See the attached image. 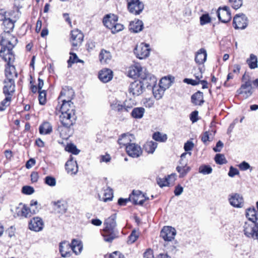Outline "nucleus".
<instances>
[{
    "label": "nucleus",
    "instance_id": "f257e3e1",
    "mask_svg": "<svg viewBox=\"0 0 258 258\" xmlns=\"http://www.w3.org/2000/svg\"><path fill=\"white\" fill-rule=\"evenodd\" d=\"M2 48L0 50V56L7 62L5 69L6 80L14 81V78L17 77V73L13 63L15 60V56L12 49L17 43V39L10 35L7 38H3L1 41Z\"/></svg>",
    "mask_w": 258,
    "mask_h": 258
},
{
    "label": "nucleus",
    "instance_id": "f03ea898",
    "mask_svg": "<svg viewBox=\"0 0 258 258\" xmlns=\"http://www.w3.org/2000/svg\"><path fill=\"white\" fill-rule=\"evenodd\" d=\"M61 114L59 115V121L61 126L58 127V131L60 135L63 136L65 135L63 132L68 131L67 136H70L73 133V126L75 124L77 116L76 115L75 106L74 103H64L60 106Z\"/></svg>",
    "mask_w": 258,
    "mask_h": 258
},
{
    "label": "nucleus",
    "instance_id": "7ed1b4c3",
    "mask_svg": "<svg viewBox=\"0 0 258 258\" xmlns=\"http://www.w3.org/2000/svg\"><path fill=\"white\" fill-rule=\"evenodd\" d=\"M70 249L76 254H79L82 250L83 244L80 240L75 239L72 241L71 244L68 241H63L59 244V251L62 257H66L70 255Z\"/></svg>",
    "mask_w": 258,
    "mask_h": 258
},
{
    "label": "nucleus",
    "instance_id": "20e7f679",
    "mask_svg": "<svg viewBox=\"0 0 258 258\" xmlns=\"http://www.w3.org/2000/svg\"><path fill=\"white\" fill-rule=\"evenodd\" d=\"M116 215L114 214L107 218L104 222L105 227L102 235L105 241L111 242L115 238L114 231L116 226Z\"/></svg>",
    "mask_w": 258,
    "mask_h": 258
},
{
    "label": "nucleus",
    "instance_id": "39448f33",
    "mask_svg": "<svg viewBox=\"0 0 258 258\" xmlns=\"http://www.w3.org/2000/svg\"><path fill=\"white\" fill-rule=\"evenodd\" d=\"M244 235L248 238L258 241V221L244 222L243 226Z\"/></svg>",
    "mask_w": 258,
    "mask_h": 258
},
{
    "label": "nucleus",
    "instance_id": "423d86ee",
    "mask_svg": "<svg viewBox=\"0 0 258 258\" xmlns=\"http://www.w3.org/2000/svg\"><path fill=\"white\" fill-rule=\"evenodd\" d=\"M75 92L73 89L69 87L63 88L58 97V100L62 102V104L64 103L71 104L72 99L74 98Z\"/></svg>",
    "mask_w": 258,
    "mask_h": 258
},
{
    "label": "nucleus",
    "instance_id": "0eeeda50",
    "mask_svg": "<svg viewBox=\"0 0 258 258\" xmlns=\"http://www.w3.org/2000/svg\"><path fill=\"white\" fill-rule=\"evenodd\" d=\"M70 35V40L73 47H78L82 44L84 36L81 30L78 29H74L71 31Z\"/></svg>",
    "mask_w": 258,
    "mask_h": 258
},
{
    "label": "nucleus",
    "instance_id": "6e6552de",
    "mask_svg": "<svg viewBox=\"0 0 258 258\" xmlns=\"http://www.w3.org/2000/svg\"><path fill=\"white\" fill-rule=\"evenodd\" d=\"M129 12L135 15L140 14L144 10V5L140 0H127Z\"/></svg>",
    "mask_w": 258,
    "mask_h": 258
},
{
    "label": "nucleus",
    "instance_id": "1a4fd4ad",
    "mask_svg": "<svg viewBox=\"0 0 258 258\" xmlns=\"http://www.w3.org/2000/svg\"><path fill=\"white\" fill-rule=\"evenodd\" d=\"M233 27L235 29H244L248 25V19L243 14L236 15L233 18Z\"/></svg>",
    "mask_w": 258,
    "mask_h": 258
},
{
    "label": "nucleus",
    "instance_id": "9d476101",
    "mask_svg": "<svg viewBox=\"0 0 258 258\" xmlns=\"http://www.w3.org/2000/svg\"><path fill=\"white\" fill-rule=\"evenodd\" d=\"M141 81L143 84L144 87L147 88H151L156 85L157 82L156 78L151 74L145 70L143 74H141Z\"/></svg>",
    "mask_w": 258,
    "mask_h": 258
},
{
    "label": "nucleus",
    "instance_id": "9b49d317",
    "mask_svg": "<svg viewBox=\"0 0 258 258\" xmlns=\"http://www.w3.org/2000/svg\"><path fill=\"white\" fill-rule=\"evenodd\" d=\"M134 52L139 58H145L149 56L150 53L149 45L144 43H141L137 45L134 50Z\"/></svg>",
    "mask_w": 258,
    "mask_h": 258
},
{
    "label": "nucleus",
    "instance_id": "f8f14e48",
    "mask_svg": "<svg viewBox=\"0 0 258 258\" xmlns=\"http://www.w3.org/2000/svg\"><path fill=\"white\" fill-rule=\"evenodd\" d=\"M144 87L141 80H136L130 84L128 92L134 96H139L143 92Z\"/></svg>",
    "mask_w": 258,
    "mask_h": 258
},
{
    "label": "nucleus",
    "instance_id": "ddd939ff",
    "mask_svg": "<svg viewBox=\"0 0 258 258\" xmlns=\"http://www.w3.org/2000/svg\"><path fill=\"white\" fill-rule=\"evenodd\" d=\"M218 19L222 22L226 23L231 19L230 9L227 6L219 7L217 11Z\"/></svg>",
    "mask_w": 258,
    "mask_h": 258
},
{
    "label": "nucleus",
    "instance_id": "4468645a",
    "mask_svg": "<svg viewBox=\"0 0 258 258\" xmlns=\"http://www.w3.org/2000/svg\"><path fill=\"white\" fill-rule=\"evenodd\" d=\"M237 93L242 95L244 99H246L250 96L253 93L251 81L248 80L242 84L240 88L237 90Z\"/></svg>",
    "mask_w": 258,
    "mask_h": 258
},
{
    "label": "nucleus",
    "instance_id": "2eb2a0df",
    "mask_svg": "<svg viewBox=\"0 0 258 258\" xmlns=\"http://www.w3.org/2000/svg\"><path fill=\"white\" fill-rule=\"evenodd\" d=\"M228 201L233 207L241 208L244 206V200L242 196L237 193H232L228 196Z\"/></svg>",
    "mask_w": 258,
    "mask_h": 258
},
{
    "label": "nucleus",
    "instance_id": "dca6fc26",
    "mask_svg": "<svg viewBox=\"0 0 258 258\" xmlns=\"http://www.w3.org/2000/svg\"><path fill=\"white\" fill-rule=\"evenodd\" d=\"M176 234L175 229L171 226H164L160 232V236L167 241H171L174 239Z\"/></svg>",
    "mask_w": 258,
    "mask_h": 258
},
{
    "label": "nucleus",
    "instance_id": "f3484780",
    "mask_svg": "<svg viewBox=\"0 0 258 258\" xmlns=\"http://www.w3.org/2000/svg\"><path fill=\"white\" fill-rule=\"evenodd\" d=\"M127 154L133 158H138L142 154V150L141 147L135 143H132L126 147Z\"/></svg>",
    "mask_w": 258,
    "mask_h": 258
},
{
    "label": "nucleus",
    "instance_id": "a211bd4d",
    "mask_svg": "<svg viewBox=\"0 0 258 258\" xmlns=\"http://www.w3.org/2000/svg\"><path fill=\"white\" fill-rule=\"evenodd\" d=\"M43 226L44 223L42 219L38 217L33 218L29 222V228L35 232L41 231Z\"/></svg>",
    "mask_w": 258,
    "mask_h": 258
},
{
    "label": "nucleus",
    "instance_id": "6ab92c4d",
    "mask_svg": "<svg viewBox=\"0 0 258 258\" xmlns=\"http://www.w3.org/2000/svg\"><path fill=\"white\" fill-rule=\"evenodd\" d=\"M175 179L176 174L172 173L163 178L157 177L156 181L159 186L161 187H163L164 186H169L170 183L173 182Z\"/></svg>",
    "mask_w": 258,
    "mask_h": 258
},
{
    "label": "nucleus",
    "instance_id": "aec40b11",
    "mask_svg": "<svg viewBox=\"0 0 258 258\" xmlns=\"http://www.w3.org/2000/svg\"><path fill=\"white\" fill-rule=\"evenodd\" d=\"M51 205L53 206L54 210L57 213L63 214L67 211V204L63 201H53L51 202Z\"/></svg>",
    "mask_w": 258,
    "mask_h": 258
},
{
    "label": "nucleus",
    "instance_id": "412c9836",
    "mask_svg": "<svg viewBox=\"0 0 258 258\" xmlns=\"http://www.w3.org/2000/svg\"><path fill=\"white\" fill-rule=\"evenodd\" d=\"M117 21L118 17L111 14L106 15L103 19L104 26L109 29H111Z\"/></svg>",
    "mask_w": 258,
    "mask_h": 258
},
{
    "label": "nucleus",
    "instance_id": "4be33fe9",
    "mask_svg": "<svg viewBox=\"0 0 258 258\" xmlns=\"http://www.w3.org/2000/svg\"><path fill=\"white\" fill-rule=\"evenodd\" d=\"M5 85L3 88V93L5 95L12 96L15 91V85L14 81L5 80Z\"/></svg>",
    "mask_w": 258,
    "mask_h": 258
},
{
    "label": "nucleus",
    "instance_id": "5701e85b",
    "mask_svg": "<svg viewBox=\"0 0 258 258\" xmlns=\"http://www.w3.org/2000/svg\"><path fill=\"white\" fill-rule=\"evenodd\" d=\"M66 169L67 172L71 174H76L78 171V167L76 161L73 160L72 157H70L66 163Z\"/></svg>",
    "mask_w": 258,
    "mask_h": 258
},
{
    "label": "nucleus",
    "instance_id": "b1692460",
    "mask_svg": "<svg viewBox=\"0 0 258 258\" xmlns=\"http://www.w3.org/2000/svg\"><path fill=\"white\" fill-rule=\"evenodd\" d=\"M98 77L102 82L107 83L112 79L113 72L108 69H103L99 72Z\"/></svg>",
    "mask_w": 258,
    "mask_h": 258
},
{
    "label": "nucleus",
    "instance_id": "393cba45",
    "mask_svg": "<svg viewBox=\"0 0 258 258\" xmlns=\"http://www.w3.org/2000/svg\"><path fill=\"white\" fill-rule=\"evenodd\" d=\"M130 201H132L135 205H143L146 198L140 191H138L137 194L133 192V196L130 197Z\"/></svg>",
    "mask_w": 258,
    "mask_h": 258
},
{
    "label": "nucleus",
    "instance_id": "a878e982",
    "mask_svg": "<svg viewBox=\"0 0 258 258\" xmlns=\"http://www.w3.org/2000/svg\"><path fill=\"white\" fill-rule=\"evenodd\" d=\"M38 211V210L31 209L30 207L24 205L21 209L18 210V215L27 218L31 217L32 215L36 214Z\"/></svg>",
    "mask_w": 258,
    "mask_h": 258
},
{
    "label": "nucleus",
    "instance_id": "bb28decb",
    "mask_svg": "<svg viewBox=\"0 0 258 258\" xmlns=\"http://www.w3.org/2000/svg\"><path fill=\"white\" fill-rule=\"evenodd\" d=\"M143 69L141 66L139 64H135L130 68L128 71V76L132 78L139 77L141 78V74H143Z\"/></svg>",
    "mask_w": 258,
    "mask_h": 258
},
{
    "label": "nucleus",
    "instance_id": "cd10ccee",
    "mask_svg": "<svg viewBox=\"0 0 258 258\" xmlns=\"http://www.w3.org/2000/svg\"><path fill=\"white\" fill-rule=\"evenodd\" d=\"M103 191L102 195L98 194L99 200L104 202L111 201L113 198L112 189L109 187H106L105 188H103Z\"/></svg>",
    "mask_w": 258,
    "mask_h": 258
},
{
    "label": "nucleus",
    "instance_id": "c85d7f7f",
    "mask_svg": "<svg viewBox=\"0 0 258 258\" xmlns=\"http://www.w3.org/2000/svg\"><path fill=\"white\" fill-rule=\"evenodd\" d=\"M134 139L132 135L128 134H122L118 140V144L124 147H126L129 144H131L133 140Z\"/></svg>",
    "mask_w": 258,
    "mask_h": 258
},
{
    "label": "nucleus",
    "instance_id": "c756f323",
    "mask_svg": "<svg viewBox=\"0 0 258 258\" xmlns=\"http://www.w3.org/2000/svg\"><path fill=\"white\" fill-rule=\"evenodd\" d=\"M191 101L196 105H202L205 102L203 93L200 91L194 93L191 97Z\"/></svg>",
    "mask_w": 258,
    "mask_h": 258
},
{
    "label": "nucleus",
    "instance_id": "7c9ffc66",
    "mask_svg": "<svg viewBox=\"0 0 258 258\" xmlns=\"http://www.w3.org/2000/svg\"><path fill=\"white\" fill-rule=\"evenodd\" d=\"M143 28V23L141 20L132 21L129 25V29L134 33H138L142 30Z\"/></svg>",
    "mask_w": 258,
    "mask_h": 258
},
{
    "label": "nucleus",
    "instance_id": "2f4dec72",
    "mask_svg": "<svg viewBox=\"0 0 258 258\" xmlns=\"http://www.w3.org/2000/svg\"><path fill=\"white\" fill-rule=\"evenodd\" d=\"M257 212L254 208H248L246 210V217L248 219V221L246 222L255 223L258 220Z\"/></svg>",
    "mask_w": 258,
    "mask_h": 258
},
{
    "label": "nucleus",
    "instance_id": "473e14b6",
    "mask_svg": "<svg viewBox=\"0 0 258 258\" xmlns=\"http://www.w3.org/2000/svg\"><path fill=\"white\" fill-rule=\"evenodd\" d=\"M207 52L205 49L201 48L197 53L195 57V61L198 64H203L207 59Z\"/></svg>",
    "mask_w": 258,
    "mask_h": 258
},
{
    "label": "nucleus",
    "instance_id": "72a5a7b5",
    "mask_svg": "<svg viewBox=\"0 0 258 258\" xmlns=\"http://www.w3.org/2000/svg\"><path fill=\"white\" fill-rule=\"evenodd\" d=\"M158 144L153 141H147L144 146V150L149 154H153L157 147Z\"/></svg>",
    "mask_w": 258,
    "mask_h": 258
},
{
    "label": "nucleus",
    "instance_id": "f704fd0d",
    "mask_svg": "<svg viewBox=\"0 0 258 258\" xmlns=\"http://www.w3.org/2000/svg\"><path fill=\"white\" fill-rule=\"evenodd\" d=\"M153 93L155 97V98L158 100L161 99L162 97V96L164 94V93L165 91V89L160 87V86H156L154 85L152 87Z\"/></svg>",
    "mask_w": 258,
    "mask_h": 258
},
{
    "label": "nucleus",
    "instance_id": "c9c22d12",
    "mask_svg": "<svg viewBox=\"0 0 258 258\" xmlns=\"http://www.w3.org/2000/svg\"><path fill=\"white\" fill-rule=\"evenodd\" d=\"M181 166L176 167V170L179 173V177H183L190 170V168L186 166L187 163L180 162Z\"/></svg>",
    "mask_w": 258,
    "mask_h": 258
},
{
    "label": "nucleus",
    "instance_id": "e433bc0d",
    "mask_svg": "<svg viewBox=\"0 0 258 258\" xmlns=\"http://www.w3.org/2000/svg\"><path fill=\"white\" fill-rule=\"evenodd\" d=\"M110 53L105 50H102L99 54V59L101 63H107L110 60Z\"/></svg>",
    "mask_w": 258,
    "mask_h": 258
},
{
    "label": "nucleus",
    "instance_id": "4c0bfd02",
    "mask_svg": "<svg viewBox=\"0 0 258 258\" xmlns=\"http://www.w3.org/2000/svg\"><path fill=\"white\" fill-rule=\"evenodd\" d=\"M52 132V126L48 122H44L39 126V133L42 135H47Z\"/></svg>",
    "mask_w": 258,
    "mask_h": 258
},
{
    "label": "nucleus",
    "instance_id": "58836bf2",
    "mask_svg": "<svg viewBox=\"0 0 258 258\" xmlns=\"http://www.w3.org/2000/svg\"><path fill=\"white\" fill-rule=\"evenodd\" d=\"M145 111L143 107H136L133 109L131 114L135 118H141L144 115Z\"/></svg>",
    "mask_w": 258,
    "mask_h": 258
},
{
    "label": "nucleus",
    "instance_id": "ea45409f",
    "mask_svg": "<svg viewBox=\"0 0 258 258\" xmlns=\"http://www.w3.org/2000/svg\"><path fill=\"white\" fill-rule=\"evenodd\" d=\"M246 62L251 69H254L257 68V58L256 55L251 54L250 57L247 59Z\"/></svg>",
    "mask_w": 258,
    "mask_h": 258
},
{
    "label": "nucleus",
    "instance_id": "a19ab883",
    "mask_svg": "<svg viewBox=\"0 0 258 258\" xmlns=\"http://www.w3.org/2000/svg\"><path fill=\"white\" fill-rule=\"evenodd\" d=\"M172 82V81L171 80L170 78H167L165 77L164 78H162L160 80L159 86H160V87L163 88L166 90L167 89L170 87Z\"/></svg>",
    "mask_w": 258,
    "mask_h": 258
},
{
    "label": "nucleus",
    "instance_id": "79ce46f5",
    "mask_svg": "<svg viewBox=\"0 0 258 258\" xmlns=\"http://www.w3.org/2000/svg\"><path fill=\"white\" fill-rule=\"evenodd\" d=\"M5 98L0 102V111H4L10 105L12 96L5 95Z\"/></svg>",
    "mask_w": 258,
    "mask_h": 258
},
{
    "label": "nucleus",
    "instance_id": "37998d69",
    "mask_svg": "<svg viewBox=\"0 0 258 258\" xmlns=\"http://www.w3.org/2000/svg\"><path fill=\"white\" fill-rule=\"evenodd\" d=\"M213 171L212 168L208 165H202L199 168V172L204 175L209 174Z\"/></svg>",
    "mask_w": 258,
    "mask_h": 258
},
{
    "label": "nucleus",
    "instance_id": "c03bdc74",
    "mask_svg": "<svg viewBox=\"0 0 258 258\" xmlns=\"http://www.w3.org/2000/svg\"><path fill=\"white\" fill-rule=\"evenodd\" d=\"M153 139L158 142H164L167 139V135L166 134H162L160 132H156L153 135Z\"/></svg>",
    "mask_w": 258,
    "mask_h": 258
},
{
    "label": "nucleus",
    "instance_id": "a18cd8bd",
    "mask_svg": "<svg viewBox=\"0 0 258 258\" xmlns=\"http://www.w3.org/2000/svg\"><path fill=\"white\" fill-rule=\"evenodd\" d=\"M110 106L111 109L114 111L120 112H123V105H121L118 101H113L111 103Z\"/></svg>",
    "mask_w": 258,
    "mask_h": 258
},
{
    "label": "nucleus",
    "instance_id": "49530a36",
    "mask_svg": "<svg viewBox=\"0 0 258 258\" xmlns=\"http://www.w3.org/2000/svg\"><path fill=\"white\" fill-rule=\"evenodd\" d=\"M3 24L6 27L5 31H7V32L12 30L14 27V24L10 18H7L4 20Z\"/></svg>",
    "mask_w": 258,
    "mask_h": 258
},
{
    "label": "nucleus",
    "instance_id": "de8ad7c7",
    "mask_svg": "<svg viewBox=\"0 0 258 258\" xmlns=\"http://www.w3.org/2000/svg\"><path fill=\"white\" fill-rule=\"evenodd\" d=\"M134 105V101L131 99L128 100H125L123 105V111L128 112L129 110L133 108Z\"/></svg>",
    "mask_w": 258,
    "mask_h": 258
},
{
    "label": "nucleus",
    "instance_id": "09e8293b",
    "mask_svg": "<svg viewBox=\"0 0 258 258\" xmlns=\"http://www.w3.org/2000/svg\"><path fill=\"white\" fill-rule=\"evenodd\" d=\"M139 235L138 232L135 229L133 230L128 236L127 240L128 243L132 244L135 242L139 237Z\"/></svg>",
    "mask_w": 258,
    "mask_h": 258
},
{
    "label": "nucleus",
    "instance_id": "8fccbe9b",
    "mask_svg": "<svg viewBox=\"0 0 258 258\" xmlns=\"http://www.w3.org/2000/svg\"><path fill=\"white\" fill-rule=\"evenodd\" d=\"M44 183L50 186H54L56 185V182L54 177L51 176H47L44 179Z\"/></svg>",
    "mask_w": 258,
    "mask_h": 258
},
{
    "label": "nucleus",
    "instance_id": "3c124183",
    "mask_svg": "<svg viewBox=\"0 0 258 258\" xmlns=\"http://www.w3.org/2000/svg\"><path fill=\"white\" fill-rule=\"evenodd\" d=\"M215 161L217 164H223L226 163V160L225 156L223 154H217L215 157Z\"/></svg>",
    "mask_w": 258,
    "mask_h": 258
},
{
    "label": "nucleus",
    "instance_id": "603ef678",
    "mask_svg": "<svg viewBox=\"0 0 258 258\" xmlns=\"http://www.w3.org/2000/svg\"><path fill=\"white\" fill-rule=\"evenodd\" d=\"M231 7L235 10L240 8L243 3V0H229Z\"/></svg>",
    "mask_w": 258,
    "mask_h": 258
},
{
    "label": "nucleus",
    "instance_id": "864d4df0",
    "mask_svg": "<svg viewBox=\"0 0 258 258\" xmlns=\"http://www.w3.org/2000/svg\"><path fill=\"white\" fill-rule=\"evenodd\" d=\"M39 96L38 99L39 103L41 105H44L46 103V91L45 90L38 91Z\"/></svg>",
    "mask_w": 258,
    "mask_h": 258
},
{
    "label": "nucleus",
    "instance_id": "5fc2aeb1",
    "mask_svg": "<svg viewBox=\"0 0 258 258\" xmlns=\"http://www.w3.org/2000/svg\"><path fill=\"white\" fill-rule=\"evenodd\" d=\"M66 149L68 152L75 155H78L80 152V150L77 148V147L72 144L68 145L66 147Z\"/></svg>",
    "mask_w": 258,
    "mask_h": 258
},
{
    "label": "nucleus",
    "instance_id": "6e6d98bb",
    "mask_svg": "<svg viewBox=\"0 0 258 258\" xmlns=\"http://www.w3.org/2000/svg\"><path fill=\"white\" fill-rule=\"evenodd\" d=\"M123 25L118 23L117 22L113 26L112 28L110 29L111 32L113 34L116 33L123 29Z\"/></svg>",
    "mask_w": 258,
    "mask_h": 258
},
{
    "label": "nucleus",
    "instance_id": "4d7b16f0",
    "mask_svg": "<svg viewBox=\"0 0 258 258\" xmlns=\"http://www.w3.org/2000/svg\"><path fill=\"white\" fill-rule=\"evenodd\" d=\"M70 54L71 55L68 61L69 67L71 66L72 63L80 61V60L78 59V56L76 53H70Z\"/></svg>",
    "mask_w": 258,
    "mask_h": 258
},
{
    "label": "nucleus",
    "instance_id": "13d9d810",
    "mask_svg": "<svg viewBox=\"0 0 258 258\" xmlns=\"http://www.w3.org/2000/svg\"><path fill=\"white\" fill-rule=\"evenodd\" d=\"M211 22V18L208 14H204L200 17V24L202 25H205Z\"/></svg>",
    "mask_w": 258,
    "mask_h": 258
},
{
    "label": "nucleus",
    "instance_id": "bf43d9fd",
    "mask_svg": "<svg viewBox=\"0 0 258 258\" xmlns=\"http://www.w3.org/2000/svg\"><path fill=\"white\" fill-rule=\"evenodd\" d=\"M194 75L198 81H201V79L203 78V72L202 68H199L197 69H195V73Z\"/></svg>",
    "mask_w": 258,
    "mask_h": 258
},
{
    "label": "nucleus",
    "instance_id": "052dcab7",
    "mask_svg": "<svg viewBox=\"0 0 258 258\" xmlns=\"http://www.w3.org/2000/svg\"><path fill=\"white\" fill-rule=\"evenodd\" d=\"M22 192L26 195H31L34 192L33 187L30 186H24L22 187Z\"/></svg>",
    "mask_w": 258,
    "mask_h": 258
},
{
    "label": "nucleus",
    "instance_id": "680f3d73",
    "mask_svg": "<svg viewBox=\"0 0 258 258\" xmlns=\"http://www.w3.org/2000/svg\"><path fill=\"white\" fill-rule=\"evenodd\" d=\"M194 147V144L192 141H188L184 145V149L185 151H191Z\"/></svg>",
    "mask_w": 258,
    "mask_h": 258
},
{
    "label": "nucleus",
    "instance_id": "e2e57ef3",
    "mask_svg": "<svg viewBox=\"0 0 258 258\" xmlns=\"http://www.w3.org/2000/svg\"><path fill=\"white\" fill-rule=\"evenodd\" d=\"M183 82L187 83V84H190L192 86H196L200 84V81H198L196 80H193L191 79L185 78L183 80Z\"/></svg>",
    "mask_w": 258,
    "mask_h": 258
},
{
    "label": "nucleus",
    "instance_id": "0e129e2a",
    "mask_svg": "<svg viewBox=\"0 0 258 258\" xmlns=\"http://www.w3.org/2000/svg\"><path fill=\"white\" fill-rule=\"evenodd\" d=\"M239 172L237 169L231 166L229 169V171L228 172V175L230 177H233L236 175L239 174Z\"/></svg>",
    "mask_w": 258,
    "mask_h": 258
},
{
    "label": "nucleus",
    "instance_id": "69168bd1",
    "mask_svg": "<svg viewBox=\"0 0 258 258\" xmlns=\"http://www.w3.org/2000/svg\"><path fill=\"white\" fill-rule=\"evenodd\" d=\"M239 167L240 170L245 171L249 169L250 168V166L247 162L243 161L239 165Z\"/></svg>",
    "mask_w": 258,
    "mask_h": 258
},
{
    "label": "nucleus",
    "instance_id": "338daca9",
    "mask_svg": "<svg viewBox=\"0 0 258 258\" xmlns=\"http://www.w3.org/2000/svg\"><path fill=\"white\" fill-rule=\"evenodd\" d=\"M198 111H194L192 112L190 115V119L191 120L192 122H195L198 121Z\"/></svg>",
    "mask_w": 258,
    "mask_h": 258
},
{
    "label": "nucleus",
    "instance_id": "774afa93",
    "mask_svg": "<svg viewBox=\"0 0 258 258\" xmlns=\"http://www.w3.org/2000/svg\"><path fill=\"white\" fill-rule=\"evenodd\" d=\"M109 258H124V256L120 252L115 251L110 255Z\"/></svg>",
    "mask_w": 258,
    "mask_h": 258
}]
</instances>
